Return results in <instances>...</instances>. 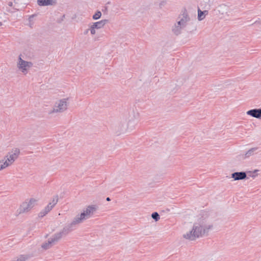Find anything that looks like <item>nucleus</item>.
Instances as JSON below:
<instances>
[{
	"label": "nucleus",
	"mask_w": 261,
	"mask_h": 261,
	"mask_svg": "<svg viewBox=\"0 0 261 261\" xmlns=\"http://www.w3.org/2000/svg\"><path fill=\"white\" fill-rule=\"evenodd\" d=\"M165 4V2H162L160 4V6L161 7L162 6H163Z\"/></svg>",
	"instance_id": "5701e85b"
},
{
	"label": "nucleus",
	"mask_w": 261,
	"mask_h": 261,
	"mask_svg": "<svg viewBox=\"0 0 261 261\" xmlns=\"http://www.w3.org/2000/svg\"><path fill=\"white\" fill-rule=\"evenodd\" d=\"M151 217L155 221H158L160 218V215L157 212L153 213L151 215Z\"/></svg>",
	"instance_id": "aec40b11"
},
{
	"label": "nucleus",
	"mask_w": 261,
	"mask_h": 261,
	"mask_svg": "<svg viewBox=\"0 0 261 261\" xmlns=\"http://www.w3.org/2000/svg\"><path fill=\"white\" fill-rule=\"evenodd\" d=\"M108 21L107 19H102L99 21L92 23L89 28L91 34L92 35H95L96 34V30L103 28Z\"/></svg>",
	"instance_id": "9b49d317"
},
{
	"label": "nucleus",
	"mask_w": 261,
	"mask_h": 261,
	"mask_svg": "<svg viewBox=\"0 0 261 261\" xmlns=\"http://www.w3.org/2000/svg\"><path fill=\"white\" fill-rule=\"evenodd\" d=\"M101 16V13L100 11H97L92 16L94 20H97Z\"/></svg>",
	"instance_id": "6ab92c4d"
},
{
	"label": "nucleus",
	"mask_w": 261,
	"mask_h": 261,
	"mask_svg": "<svg viewBox=\"0 0 261 261\" xmlns=\"http://www.w3.org/2000/svg\"><path fill=\"white\" fill-rule=\"evenodd\" d=\"M2 25V23L1 22H0V25Z\"/></svg>",
	"instance_id": "a878e982"
},
{
	"label": "nucleus",
	"mask_w": 261,
	"mask_h": 261,
	"mask_svg": "<svg viewBox=\"0 0 261 261\" xmlns=\"http://www.w3.org/2000/svg\"><path fill=\"white\" fill-rule=\"evenodd\" d=\"M202 12H203V14L205 15V16L208 13V11L207 10H204Z\"/></svg>",
	"instance_id": "4be33fe9"
},
{
	"label": "nucleus",
	"mask_w": 261,
	"mask_h": 261,
	"mask_svg": "<svg viewBox=\"0 0 261 261\" xmlns=\"http://www.w3.org/2000/svg\"><path fill=\"white\" fill-rule=\"evenodd\" d=\"M75 229V228L71 223L67 224L61 231L56 233L50 238L51 241L56 244L63 236L67 235Z\"/></svg>",
	"instance_id": "20e7f679"
},
{
	"label": "nucleus",
	"mask_w": 261,
	"mask_h": 261,
	"mask_svg": "<svg viewBox=\"0 0 261 261\" xmlns=\"http://www.w3.org/2000/svg\"><path fill=\"white\" fill-rule=\"evenodd\" d=\"M257 149V147L251 148L245 153V154H244V158L247 159L253 155L254 154L255 151H256Z\"/></svg>",
	"instance_id": "dca6fc26"
},
{
	"label": "nucleus",
	"mask_w": 261,
	"mask_h": 261,
	"mask_svg": "<svg viewBox=\"0 0 261 261\" xmlns=\"http://www.w3.org/2000/svg\"><path fill=\"white\" fill-rule=\"evenodd\" d=\"M20 151L18 148L14 149L12 152L9 153L5 158L4 159L2 160L3 163L6 164L5 165L7 167L12 165L14 162L18 158L19 154Z\"/></svg>",
	"instance_id": "0eeeda50"
},
{
	"label": "nucleus",
	"mask_w": 261,
	"mask_h": 261,
	"mask_svg": "<svg viewBox=\"0 0 261 261\" xmlns=\"http://www.w3.org/2000/svg\"><path fill=\"white\" fill-rule=\"evenodd\" d=\"M97 209V206L95 205L88 206L85 209L83 210L81 214L76 215L74 218L71 223L76 228L77 225L82 223L84 220L91 218Z\"/></svg>",
	"instance_id": "f03ea898"
},
{
	"label": "nucleus",
	"mask_w": 261,
	"mask_h": 261,
	"mask_svg": "<svg viewBox=\"0 0 261 261\" xmlns=\"http://www.w3.org/2000/svg\"><path fill=\"white\" fill-rule=\"evenodd\" d=\"M54 245H55L53 241H51V239L49 238L48 241L47 242L43 243L41 246L42 248L46 250L51 248Z\"/></svg>",
	"instance_id": "f3484780"
},
{
	"label": "nucleus",
	"mask_w": 261,
	"mask_h": 261,
	"mask_svg": "<svg viewBox=\"0 0 261 261\" xmlns=\"http://www.w3.org/2000/svg\"><path fill=\"white\" fill-rule=\"evenodd\" d=\"M89 31H90L89 29H87L86 31H85L84 34H87L88 33Z\"/></svg>",
	"instance_id": "b1692460"
},
{
	"label": "nucleus",
	"mask_w": 261,
	"mask_h": 261,
	"mask_svg": "<svg viewBox=\"0 0 261 261\" xmlns=\"http://www.w3.org/2000/svg\"><path fill=\"white\" fill-rule=\"evenodd\" d=\"M247 114L256 118H261V109H254L249 110Z\"/></svg>",
	"instance_id": "ddd939ff"
},
{
	"label": "nucleus",
	"mask_w": 261,
	"mask_h": 261,
	"mask_svg": "<svg viewBox=\"0 0 261 261\" xmlns=\"http://www.w3.org/2000/svg\"><path fill=\"white\" fill-rule=\"evenodd\" d=\"M191 19L187 11L184 9L178 15L176 22L172 27V31L176 36L181 33L182 30L185 29L188 25Z\"/></svg>",
	"instance_id": "f257e3e1"
},
{
	"label": "nucleus",
	"mask_w": 261,
	"mask_h": 261,
	"mask_svg": "<svg viewBox=\"0 0 261 261\" xmlns=\"http://www.w3.org/2000/svg\"><path fill=\"white\" fill-rule=\"evenodd\" d=\"M37 200L31 198L29 201H25L22 203L19 208V213H24L29 212L36 204Z\"/></svg>",
	"instance_id": "9d476101"
},
{
	"label": "nucleus",
	"mask_w": 261,
	"mask_h": 261,
	"mask_svg": "<svg viewBox=\"0 0 261 261\" xmlns=\"http://www.w3.org/2000/svg\"><path fill=\"white\" fill-rule=\"evenodd\" d=\"M58 196H55L52 199L51 201L45 207L44 209H43L41 211H40L38 216L40 218H42L45 216H46L53 208V207L57 204L58 201Z\"/></svg>",
	"instance_id": "1a4fd4ad"
},
{
	"label": "nucleus",
	"mask_w": 261,
	"mask_h": 261,
	"mask_svg": "<svg viewBox=\"0 0 261 261\" xmlns=\"http://www.w3.org/2000/svg\"><path fill=\"white\" fill-rule=\"evenodd\" d=\"M5 165H6V164L4 163L3 161H0V171L7 168Z\"/></svg>",
	"instance_id": "412c9836"
},
{
	"label": "nucleus",
	"mask_w": 261,
	"mask_h": 261,
	"mask_svg": "<svg viewBox=\"0 0 261 261\" xmlns=\"http://www.w3.org/2000/svg\"><path fill=\"white\" fill-rule=\"evenodd\" d=\"M205 18L203 12L200 9H198V19L199 21L202 20Z\"/></svg>",
	"instance_id": "a211bd4d"
},
{
	"label": "nucleus",
	"mask_w": 261,
	"mask_h": 261,
	"mask_svg": "<svg viewBox=\"0 0 261 261\" xmlns=\"http://www.w3.org/2000/svg\"><path fill=\"white\" fill-rule=\"evenodd\" d=\"M55 3V0H37V4L40 6L52 5Z\"/></svg>",
	"instance_id": "4468645a"
},
{
	"label": "nucleus",
	"mask_w": 261,
	"mask_h": 261,
	"mask_svg": "<svg viewBox=\"0 0 261 261\" xmlns=\"http://www.w3.org/2000/svg\"><path fill=\"white\" fill-rule=\"evenodd\" d=\"M32 66L33 63L31 62L24 61L21 58V55L19 56L17 63V67L23 74H27L29 69L32 67Z\"/></svg>",
	"instance_id": "6e6552de"
},
{
	"label": "nucleus",
	"mask_w": 261,
	"mask_h": 261,
	"mask_svg": "<svg viewBox=\"0 0 261 261\" xmlns=\"http://www.w3.org/2000/svg\"><path fill=\"white\" fill-rule=\"evenodd\" d=\"M30 258V256L28 254H21L11 261H27Z\"/></svg>",
	"instance_id": "2eb2a0df"
},
{
	"label": "nucleus",
	"mask_w": 261,
	"mask_h": 261,
	"mask_svg": "<svg viewBox=\"0 0 261 261\" xmlns=\"http://www.w3.org/2000/svg\"><path fill=\"white\" fill-rule=\"evenodd\" d=\"M231 176L234 180H239L245 179L247 174L245 172H236L232 173Z\"/></svg>",
	"instance_id": "f8f14e48"
},
{
	"label": "nucleus",
	"mask_w": 261,
	"mask_h": 261,
	"mask_svg": "<svg viewBox=\"0 0 261 261\" xmlns=\"http://www.w3.org/2000/svg\"><path fill=\"white\" fill-rule=\"evenodd\" d=\"M68 98H63L56 102L52 110L48 113L51 114L53 113H62L66 111L68 107Z\"/></svg>",
	"instance_id": "423d86ee"
},
{
	"label": "nucleus",
	"mask_w": 261,
	"mask_h": 261,
	"mask_svg": "<svg viewBox=\"0 0 261 261\" xmlns=\"http://www.w3.org/2000/svg\"><path fill=\"white\" fill-rule=\"evenodd\" d=\"M106 200H107V201H108L111 200V199H110V198L109 197H107Z\"/></svg>",
	"instance_id": "393cba45"
},
{
	"label": "nucleus",
	"mask_w": 261,
	"mask_h": 261,
	"mask_svg": "<svg viewBox=\"0 0 261 261\" xmlns=\"http://www.w3.org/2000/svg\"><path fill=\"white\" fill-rule=\"evenodd\" d=\"M75 229V228L71 223L67 224L61 231L56 233L50 238L51 241L56 244L63 236L67 235Z\"/></svg>",
	"instance_id": "39448f33"
},
{
	"label": "nucleus",
	"mask_w": 261,
	"mask_h": 261,
	"mask_svg": "<svg viewBox=\"0 0 261 261\" xmlns=\"http://www.w3.org/2000/svg\"><path fill=\"white\" fill-rule=\"evenodd\" d=\"M212 225H201L200 224H195L191 231L184 235V237L190 240H194L196 238L202 237L205 233H207Z\"/></svg>",
	"instance_id": "7ed1b4c3"
}]
</instances>
